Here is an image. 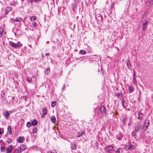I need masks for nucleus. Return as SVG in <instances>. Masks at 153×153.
I'll return each mask as SVG.
<instances>
[{
  "label": "nucleus",
  "mask_w": 153,
  "mask_h": 153,
  "mask_svg": "<svg viewBox=\"0 0 153 153\" xmlns=\"http://www.w3.org/2000/svg\"><path fill=\"white\" fill-rule=\"evenodd\" d=\"M149 122L148 120H146L143 123V129L142 130L143 132L145 131L148 127L149 126Z\"/></svg>",
  "instance_id": "1"
},
{
  "label": "nucleus",
  "mask_w": 153,
  "mask_h": 153,
  "mask_svg": "<svg viewBox=\"0 0 153 153\" xmlns=\"http://www.w3.org/2000/svg\"><path fill=\"white\" fill-rule=\"evenodd\" d=\"M122 105L124 108H126L127 104L125 102V100L123 101L122 100Z\"/></svg>",
  "instance_id": "21"
},
{
  "label": "nucleus",
  "mask_w": 153,
  "mask_h": 153,
  "mask_svg": "<svg viewBox=\"0 0 153 153\" xmlns=\"http://www.w3.org/2000/svg\"><path fill=\"white\" fill-rule=\"evenodd\" d=\"M50 54L49 53H47L45 54V55L46 56H49Z\"/></svg>",
  "instance_id": "43"
},
{
  "label": "nucleus",
  "mask_w": 153,
  "mask_h": 153,
  "mask_svg": "<svg viewBox=\"0 0 153 153\" xmlns=\"http://www.w3.org/2000/svg\"><path fill=\"white\" fill-rule=\"evenodd\" d=\"M18 43H19V42H18ZM9 44L12 47L15 48H17L19 46V43H15L11 41L10 42Z\"/></svg>",
  "instance_id": "3"
},
{
  "label": "nucleus",
  "mask_w": 153,
  "mask_h": 153,
  "mask_svg": "<svg viewBox=\"0 0 153 153\" xmlns=\"http://www.w3.org/2000/svg\"><path fill=\"white\" fill-rule=\"evenodd\" d=\"M129 147V145L128 143V145H126L125 146V147H124V149L125 150H130Z\"/></svg>",
  "instance_id": "29"
},
{
  "label": "nucleus",
  "mask_w": 153,
  "mask_h": 153,
  "mask_svg": "<svg viewBox=\"0 0 153 153\" xmlns=\"http://www.w3.org/2000/svg\"><path fill=\"white\" fill-rule=\"evenodd\" d=\"M13 146L11 145L8 146L6 149V153H10L12 151Z\"/></svg>",
  "instance_id": "5"
},
{
  "label": "nucleus",
  "mask_w": 153,
  "mask_h": 153,
  "mask_svg": "<svg viewBox=\"0 0 153 153\" xmlns=\"http://www.w3.org/2000/svg\"><path fill=\"white\" fill-rule=\"evenodd\" d=\"M65 84H64L63 86V87L62 88V90H63L64 89V88H65Z\"/></svg>",
  "instance_id": "45"
},
{
  "label": "nucleus",
  "mask_w": 153,
  "mask_h": 153,
  "mask_svg": "<svg viewBox=\"0 0 153 153\" xmlns=\"http://www.w3.org/2000/svg\"><path fill=\"white\" fill-rule=\"evenodd\" d=\"M153 4V1L152 0H148L147 2V5L148 6H151Z\"/></svg>",
  "instance_id": "15"
},
{
  "label": "nucleus",
  "mask_w": 153,
  "mask_h": 153,
  "mask_svg": "<svg viewBox=\"0 0 153 153\" xmlns=\"http://www.w3.org/2000/svg\"><path fill=\"white\" fill-rule=\"evenodd\" d=\"M148 22V21L146 20L145 21L144 23H143L142 25V30H144L146 29V25H147Z\"/></svg>",
  "instance_id": "12"
},
{
  "label": "nucleus",
  "mask_w": 153,
  "mask_h": 153,
  "mask_svg": "<svg viewBox=\"0 0 153 153\" xmlns=\"http://www.w3.org/2000/svg\"><path fill=\"white\" fill-rule=\"evenodd\" d=\"M62 138L63 139V137H62Z\"/></svg>",
  "instance_id": "58"
},
{
  "label": "nucleus",
  "mask_w": 153,
  "mask_h": 153,
  "mask_svg": "<svg viewBox=\"0 0 153 153\" xmlns=\"http://www.w3.org/2000/svg\"><path fill=\"white\" fill-rule=\"evenodd\" d=\"M47 153H52L51 151H49L47 152Z\"/></svg>",
  "instance_id": "48"
},
{
  "label": "nucleus",
  "mask_w": 153,
  "mask_h": 153,
  "mask_svg": "<svg viewBox=\"0 0 153 153\" xmlns=\"http://www.w3.org/2000/svg\"><path fill=\"white\" fill-rule=\"evenodd\" d=\"M116 152V153H122V149L121 148H119Z\"/></svg>",
  "instance_id": "28"
},
{
  "label": "nucleus",
  "mask_w": 153,
  "mask_h": 153,
  "mask_svg": "<svg viewBox=\"0 0 153 153\" xmlns=\"http://www.w3.org/2000/svg\"><path fill=\"white\" fill-rule=\"evenodd\" d=\"M31 123L30 122H28L27 123V126L28 127H30L31 126Z\"/></svg>",
  "instance_id": "35"
},
{
  "label": "nucleus",
  "mask_w": 153,
  "mask_h": 153,
  "mask_svg": "<svg viewBox=\"0 0 153 153\" xmlns=\"http://www.w3.org/2000/svg\"><path fill=\"white\" fill-rule=\"evenodd\" d=\"M32 78H33V79H34V80H36V77L35 76H32Z\"/></svg>",
  "instance_id": "42"
},
{
  "label": "nucleus",
  "mask_w": 153,
  "mask_h": 153,
  "mask_svg": "<svg viewBox=\"0 0 153 153\" xmlns=\"http://www.w3.org/2000/svg\"><path fill=\"white\" fill-rule=\"evenodd\" d=\"M20 151L22 152L24 150H25L26 148V146L24 144L21 145L19 147Z\"/></svg>",
  "instance_id": "10"
},
{
  "label": "nucleus",
  "mask_w": 153,
  "mask_h": 153,
  "mask_svg": "<svg viewBox=\"0 0 153 153\" xmlns=\"http://www.w3.org/2000/svg\"><path fill=\"white\" fill-rule=\"evenodd\" d=\"M34 0H31L30 1V2L31 3H33V2L34 1Z\"/></svg>",
  "instance_id": "49"
},
{
  "label": "nucleus",
  "mask_w": 153,
  "mask_h": 153,
  "mask_svg": "<svg viewBox=\"0 0 153 153\" xmlns=\"http://www.w3.org/2000/svg\"><path fill=\"white\" fill-rule=\"evenodd\" d=\"M12 8L10 7H7L5 8V15L7 14L9 12L11 11L12 10Z\"/></svg>",
  "instance_id": "7"
},
{
  "label": "nucleus",
  "mask_w": 153,
  "mask_h": 153,
  "mask_svg": "<svg viewBox=\"0 0 153 153\" xmlns=\"http://www.w3.org/2000/svg\"><path fill=\"white\" fill-rule=\"evenodd\" d=\"M37 0H34V1L35 2H36L37 1Z\"/></svg>",
  "instance_id": "52"
},
{
  "label": "nucleus",
  "mask_w": 153,
  "mask_h": 153,
  "mask_svg": "<svg viewBox=\"0 0 153 153\" xmlns=\"http://www.w3.org/2000/svg\"><path fill=\"white\" fill-rule=\"evenodd\" d=\"M58 136H59L61 137H62L63 136L62 134H58Z\"/></svg>",
  "instance_id": "47"
},
{
  "label": "nucleus",
  "mask_w": 153,
  "mask_h": 153,
  "mask_svg": "<svg viewBox=\"0 0 153 153\" xmlns=\"http://www.w3.org/2000/svg\"><path fill=\"white\" fill-rule=\"evenodd\" d=\"M36 19V16H33L30 17V20L31 21L33 22Z\"/></svg>",
  "instance_id": "32"
},
{
  "label": "nucleus",
  "mask_w": 153,
  "mask_h": 153,
  "mask_svg": "<svg viewBox=\"0 0 153 153\" xmlns=\"http://www.w3.org/2000/svg\"><path fill=\"white\" fill-rule=\"evenodd\" d=\"M7 129L10 133V134H12L11 127V126H9L8 127Z\"/></svg>",
  "instance_id": "30"
},
{
  "label": "nucleus",
  "mask_w": 153,
  "mask_h": 153,
  "mask_svg": "<svg viewBox=\"0 0 153 153\" xmlns=\"http://www.w3.org/2000/svg\"><path fill=\"white\" fill-rule=\"evenodd\" d=\"M42 112L44 115H46L47 113V109L45 108H43L42 109Z\"/></svg>",
  "instance_id": "20"
},
{
  "label": "nucleus",
  "mask_w": 153,
  "mask_h": 153,
  "mask_svg": "<svg viewBox=\"0 0 153 153\" xmlns=\"http://www.w3.org/2000/svg\"><path fill=\"white\" fill-rule=\"evenodd\" d=\"M1 134H0V135H1Z\"/></svg>",
  "instance_id": "59"
},
{
  "label": "nucleus",
  "mask_w": 153,
  "mask_h": 153,
  "mask_svg": "<svg viewBox=\"0 0 153 153\" xmlns=\"http://www.w3.org/2000/svg\"><path fill=\"white\" fill-rule=\"evenodd\" d=\"M126 65L128 68H130L131 67V65L130 64V61L129 60L127 61L126 62Z\"/></svg>",
  "instance_id": "23"
},
{
  "label": "nucleus",
  "mask_w": 153,
  "mask_h": 153,
  "mask_svg": "<svg viewBox=\"0 0 153 153\" xmlns=\"http://www.w3.org/2000/svg\"><path fill=\"white\" fill-rule=\"evenodd\" d=\"M97 136L98 137H99V136L98 135Z\"/></svg>",
  "instance_id": "57"
},
{
  "label": "nucleus",
  "mask_w": 153,
  "mask_h": 153,
  "mask_svg": "<svg viewBox=\"0 0 153 153\" xmlns=\"http://www.w3.org/2000/svg\"><path fill=\"white\" fill-rule=\"evenodd\" d=\"M135 79V78L134 77H133V79H134V80Z\"/></svg>",
  "instance_id": "53"
},
{
  "label": "nucleus",
  "mask_w": 153,
  "mask_h": 153,
  "mask_svg": "<svg viewBox=\"0 0 153 153\" xmlns=\"http://www.w3.org/2000/svg\"><path fill=\"white\" fill-rule=\"evenodd\" d=\"M56 104V102L55 101H53L52 102L51 104V106L52 107H54L55 105Z\"/></svg>",
  "instance_id": "38"
},
{
  "label": "nucleus",
  "mask_w": 153,
  "mask_h": 153,
  "mask_svg": "<svg viewBox=\"0 0 153 153\" xmlns=\"http://www.w3.org/2000/svg\"><path fill=\"white\" fill-rule=\"evenodd\" d=\"M128 144L129 145V148L130 149V150L133 149L135 148V146L133 145L132 144L128 143Z\"/></svg>",
  "instance_id": "18"
},
{
  "label": "nucleus",
  "mask_w": 153,
  "mask_h": 153,
  "mask_svg": "<svg viewBox=\"0 0 153 153\" xmlns=\"http://www.w3.org/2000/svg\"><path fill=\"white\" fill-rule=\"evenodd\" d=\"M12 141V140L11 139H10L9 140V143H10V142H11Z\"/></svg>",
  "instance_id": "51"
},
{
  "label": "nucleus",
  "mask_w": 153,
  "mask_h": 153,
  "mask_svg": "<svg viewBox=\"0 0 153 153\" xmlns=\"http://www.w3.org/2000/svg\"><path fill=\"white\" fill-rule=\"evenodd\" d=\"M12 19L13 22L16 21L19 22H21L22 20V19L20 17H17L16 19Z\"/></svg>",
  "instance_id": "13"
},
{
  "label": "nucleus",
  "mask_w": 153,
  "mask_h": 153,
  "mask_svg": "<svg viewBox=\"0 0 153 153\" xmlns=\"http://www.w3.org/2000/svg\"><path fill=\"white\" fill-rule=\"evenodd\" d=\"M141 124H139L137 125V126L135 128V130L136 131H143L142 130L143 129V127H141Z\"/></svg>",
  "instance_id": "4"
},
{
  "label": "nucleus",
  "mask_w": 153,
  "mask_h": 153,
  "mask_svg": "<svg viewBox=\"0 0 153 153\" xmlns=\"http://www.w3.org/2000/svg\"><path fill=\"white\" fill-rule=\"evenodd\" d=\"M21 152L19 147L18 146L15 148L13 151V153H21Z\"/></svg>",
  "instance_id": "6"
},
{
  "label": "nucleus",
  "mask_w": 153,
  "mask_h": 153,
  "mask_svg": "<svg viewBox=\"0 0 153 153\" xmlns=\"http://www.w3.org/2000/svg\"><path fill=\"white\" fill-rule=\"evenodd\" d=\"M99 15V17H100V16L101 17V19H102V15L100 14H98Z\"/></svg>",
  "instance_id": "44"
},
{
  "label": "nucleus",
  "mask_w": 153,
  "mask_h": 153,
  "mask_svg": "<svg viewBox=\"0 0 153 153\" xmlns=\"http://www.w3.org/2000/svg\"><path fill=\"white\" fill-rule=\"evenodd\" d=\"M81 136H82V134H77V137H79Z\"/></svg>",
  "instance_id": "46"
},
{
  "label": "nucleus",
  "mask_w": 153,
  "mask_h": 153,
  "mask_svg": "<svg viewBox=\"0 0 153 153\" xmlns=\"http://www.w3.org/2000/svg\"><path fill=\"white\" fill-rule=\"evenodd\" d=\"M37 128L36 127H34L33 129V134L36 133L37 131Z\"/></svg>",
  "instance_id": "33"
},
{
  "label": "nucleus",
  "mask_w": 153,
  "mask_h": 153,
  "mask_svg": "<svg viewBox=\"0 0 153 153\" xmlns=\"http://www.w3.org/2000/svg\"><path fill=\"white\" fill-rule=\"evenodd\" d=\"M4 30L3 28H0V37H1L3 33Z\"/></svg>",
  "instance_id": "27"
},
{
  "label": "nucleus",
  "mask_w": 153,
  "mask_h": 153,
  "mask_svg": "<svg viewBox=\"0 0 153 153\" xmlns=\"http://www.w3.org/2000/svg\"><path fill=\"white\" fill-rule=\"evenodd\" d=\"M105 149L106 151L109 153L112 152L114 150L113 147L111 145H108L106 146Z\"/></svg>",
  "instance_id": "2"
},
{
  "label": "nucleus",
  "mask_w": 153,
  "mask_h": 153,
  "mask_svg": "<svg viewBox=\"0 0 153 153\" xmlns=\"http://www.w3.org/2000/svg\"><path fill=\"white\" fill-rule=\"evenodd\" d=\"M10 4L11 5L14 6L15 5V3L14 1L10 3Z\"/></svg>",
  "instance_id": "40"
},
{
  "label": "nucleus",
  "mask_w": 153,
  "mask_h": 153,
  "mask_svg": "<svg viewBox=\"0 0 153 153\" xmlns=\"http://www.w3.org/2000/svg\"><path fill=\"white\" fill-rule=\"evenodd\" d=\"M116 96L119 97L120 95V93H117L116 94Z\"/></svg>",
  "instance_id": "41"
},
{
  "label": "nucleus",
  "mask_w": 153,
  "mask_h": 153,
  "mask_svg": "<svg viewBox=\"0 0 153 153\" xmlns=\"http://www.w3.org/2000/svg\"><path fill=\"white\" fill-rule=\"evenodd\" d=\"M4 133V130L3 129L0 128V134H2Z\"/></svg>",
  "instance_id": "39"
},
{
  "label": "nucleus",
  "mask_w": 153,
  "mask_h": 153,
  "mask_svg": "<svg viewBox=\"0 0 153 153\" xmlns=\"http://www.w3.org/2000/svg\"><path fill=\"white\" fill-rule=\"evenodd\" d=\"M10 115V113L8 111H7L6 113L4 114V115L6 118L7 119L9 118Z\"/></svg>",
  "instance_id": "19"
},
{
  "label": "nucleus",
  "mask_w": 153,
  "mask_h": 153,
  "mask_svg": "<svg viewBox=\"0 0 153 153\" xmlns=\"http://www.w3.org/2000/svg\"><path fill=\"white\" fill-rule=\"evenodd\" d=\"M15 35L16 36V33H15Z\"/></svg>",
  "instance_id": "56"
},
{
  "label": "nucleus",
  "mask_w": 153,
  "mask_h": 153,
  "mask_svg": "<svg viewBox=\"0 0 153 153\" xmlns=\"http://www.w3.org/2000/svg\"><path fill=\"white\" fill-rule=\"evenodd\" d=\"M27 80L29 82H30L32 80V79L30 77H28L27 79Z\"/></svg>",
  "instance_id": "37"
},
{
  "label": "nucleus",
  "mask_w": 153,
  "mask_h": 153,
  "mask_svg": "<svg viewBox=\"0 0 153 153\" xmlns=\"http://www.w3.org/2000/svg\"><path fill=\"white\" fill-rule=\"evenodd\" d=\"M44 117V115H43L42 116V118H43V117Z\"/></svg>",
  "instance_id": "55"
},
{
  "label": "nucleus",
  "mask_w": 153,
  "mask_h": 153,
  "mask_svg": "<svg viewBox=\"0 0 153 153\" xmlns=\"http://www.w3.org/2000/svg\"><path fill=\"white\" fill-rule=\"evenodd\" d=\"M49 43V42L48 41L47 42V43Z\"/></svg>",
  "instance_id": "54"
},
{
  "label": "nucleus",
  "mask_w": 153,
  "mask_h": 153,
  "mask_svg": "<svg viewBox=\"0 0 153 153\" xmlns=\"http://www.w3.org/2000/svg\"><path fill=\"white\" fill-rule=\"evenodd\" d=\"M84 133H85V132H84V131H82V132H81V134H84Z\"/></svg>",
  "instance_id": "50"
},
{
  "label": "nucleus",
  "mask_w": 153,
  "mask_h": 153,
  "mask_svg": "<svg viewBox=\"0 0 153 153\" xmlns=\"http://www.w3.org/2000/svg\"><path fill=\"white\" fill-rule=\"evenodd\" d=\"M123 136V134H116V137L117 139L120 140H121Z\"/></svg>",
  "instance_id": "14"
},
{
  "label": "nucleus",
  "mask_w": 153,
  "mask_h": 153,
  "mask_svg": "<svg viewBox=\"0 0 153 153\" xmlns=\"http://www.w3.org/2000/svg\"><path fill=\"white\" fill-rule=\"evenodd\" d=\"M138 119L140 120H141L142 119V117L143 116V114L142 113H140V112H139L138 113Z\"/></svg>",
  "instance_id": "22"
},
{
  "label": "nucleus",
  "mask_w": 153,
  "mask_h": 153,
  "mask_svg": "<svg viewBox=\"0 0 153 153\" xmlns=\"http://www.w3.org/2000/svg\"><path fill=\"white\" fill-rule=\"evenodd\" d=\"M86 53V51L83 50H80L79 51V53H80L81 54H85Z\"/></svg>",
  "instance_id": "25"
},
{
  "label": "nucleus",
  "mask_w": 153,
  "mask_h": 153,
  "mask_svg": "<svg viewBox=\"0 0 153 153\" xmlns=\"http://www.w3.org/2000/svg\"><path fill=\"white\" fill-rule=\"evenodd\" d=\"M24 137H23L20 136L17 139V140L19 143H23L24 141Z\"/></svg>",
  "instance_id": "11"
},
{
  "label": "nucleus",
  "mask_w": 153,
  "mask_h": 153,
  "mask_svg": "<svg viewBox=\"0 0 153 153\" xmlns=\"http://www.w3.org/2000/svg\"><path fill=\"white\" fill-rule=\"evenodd\" d=\"M71 149L74 150H75L76 149L77 145L76 144L72 143H71Z\"/></svg>",
  "instance_id": "8"
},
{
  "label": "nucleus",
  "mask_w": 153,
  "mask_h": 153,
  "mask_svg": "<svg viewBox=\"0 0 153 153\" xmlns=\"http://www.w3.org/2000/svg\"><path fill=\"white\" fill-rule=\"evenodd\" d=\"M6 149V148L4 146H2L1 147V150L2 152H4Z\"/></svg>",
  "instance_id": "34"
},
{
  "label": "nucleus",
  "mask_w": 153,
  "mask_h": 153,
  "mask_svg": "<svg viewBox=\"0 0 153 153\" xmlns=\"http://www.w3.org/2000/svg\"><path fill=\"white\" fill-rule=\"evenodd\" d=\"M38 123V121L36 120H34L31 123V124L33 126H36Z\"/></svg>",
  "instance_id": "17"
},
{
  "label": "nucleus",
  "mask_w": 153,
  "mask_h": 153,
  "mask_svg": "<svg viewBox=\"0 0 153 153\" xmlns=\"http://www.w3.org/2000/svg\"><path fill=\"white\" fill-rule=\"evenodd\" d=\"M100 111L102 114H105L106 112V109L104 106L100 108Z\"/></svg>",
  "instance_id": "9"
},
{
  "label": "nucleus",
  "mask_w": 153,
  "mask_h": 153,
  "mask_svg": "<svg viewBox=\"0 0 153 153\" xmlns=\"http://www.w3.org/2000/svg\"><path fill=\"white\" fill-rule=\"evenodd\" d=\"M50 72V69L49 68H47L45 71V74H48Z\"/></svg>",
  "instance_id": "31"
},
{
  "label": "nucleus",
  "mask_w": 153,
  "mask_h": 153,
  "mask_svg": "<svg viewBox=\"0 0 153 153\" xmlns=\"http://www.w3.org/2000/svg\"><path fill=\"white\" fill-rule=\"evenodd\" d=\"M128 88L129 91L131 93L134 90V88L132 86L129 85L128 87Z\"/></svg>",
  "instance_id": "24"
},
{
  "label": "nucleus",
  "mask_w": 153,
  "mask_h": 153,
  "mask_svg": "<svg viewBox=\"0 0 153 153\" xmlns=\"http://www.w3.org/2000/svg\"><path fill=\"white\" fill-rule=\"evenodd\" d=\"M51 121L53 123L56 122V120L55 117L54 116H52L51 117Z\"/></svg>",
  "instance_id": "16"
},
{
  "label": "nucleus",
  "mask_w": 153,
  "mask_h": 153,
  "mask_svg": "<svg viewBox=\"0 0 153 153\" xmlns=\"http://www.w3.org/2000/svg\"><path fill=\"white\" fill-rule=\"evenodd\" d=\"M127 119L126 117H125L122 120V123H123V126H124L125 125V123L126 122Z\"/></svg>",
  "instance_id": "26"
},
{
  "label": "nucleus",
  "mask_w": 153,
  "mask_h": 153,
  "mask_svg": "<svg viewBox=\"0 0 153 153\" xmlns=\"http://www.w3.org/2000/svg\"><path fill=\"white\" fill-rule=\"evenodd\" d=\"M32 25L35 28H36V24L35 22H33L32 23Z\"/></svg>",
  "instance_id": "36"
}]
</instances>
